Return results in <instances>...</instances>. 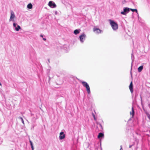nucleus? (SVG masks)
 Returning a JSON list of instances; mask_svg holds the SVG:
<instances>
[{
  "label": "nucleus",
  "mask_w": 150,
  "mask_h": 150,
  "mask_svg": "<svg viewBox=\"0 0 150 150\" xmlns=\"http://www.w3.org/2000/svg\"><path fill=\"white\" fill-rule=\"evenodd\" d=\"M81 82L83 86L86 88V90L87 93L90 94L91 93L90 88L88 84L85 81H81Z\"/></svg>",
  "instance_id": "f03ea898"
},
{
  "label": "nucleus",
  "mask_w": 150,
  "mask_h": 150,
  "mask_svg": "<svg viewBox=\"0 0 150 150\" xmlns=\"http://www.w3.org/2000/svg\"><path fill=\"white\" fill-rule=\"evenodd\" d=\"M86 37V35L84 33H83L79 36V39L81 43L83 42L85 40Z\"/></svg>",
  "instance_id": "7ed1b4c3"
},
{
  "label": "nucleus",
  "mask_w": 150,
  "mask_h": 150,
  "mask_svg": "<svg viewBox=\"0 0 150 150\" xmlns=\"http://www.w3.org/2000/svg\"><path fill=\"white\" fill-rule=\"evenodd\" d=\"M132 146V145H130L129 146V147L130 148Z\"/></svg>",
  "instance_id": "cd10ccee"
},
{
  "label": "nucleus",
  "mask_w": 150,
  "mask_h": 150,
  "mask_svg": "<svg viewBox=\"0 0 150 150\" xmlns=\"http://www.w3.org/2000/svg\"><path fill=\"white\" fill-rule=\"evenodd\" d=\"M103 136L104 134L103 133H100L98 136V138H100V137H103Z\"/></svg>",
  "instance_id": "f8f14e48"
},
{
  "label": "nucleus",
  "mask_w": 150,
  "mask_h": 150,
  "mask_svg": "<svg viewBox=\"0 0 150 150\" xmlns=\"http://www.w3.org/2000/svg\"><path fill=\"white\" fill-rule=\"evenodd\" d=\"M120 147H121V148H120V150H122V146H121Z\"/></svg>",
  "instance_id": "393cba45"
},
{
  "label": "nucleus",
  "mask_w": 150,
  "mask_h": 150,
  "mask_svg": "<svg viewBox=\"0 0 150 150\" xmlns=\"http://www.w3.org/2000/svg\"><path fill=\"white\" fill-rule=\"evenodd\" d=\"M27 7L28 8L31 9L32 8L33 6L31 3H30L28 5Z\"/></svg>",
  "instance_id": "dca6fc26"
},
{
  "label": "nucleus",
  "mask_w": 150,
  "mask_h": 150,
  "mask_svg": "<svg viewBox=\"0 0 150 150\" xmlns=\"http://www.w3.org/2000/svg\"><path fill=\"white\" fill-rule=\"evenodd\" d=\"M0 86H1V83L0 82Z\"/></svg>",
  "instance_id": "c756f323"
},
{
  "label": "nucleus",
  "mask_w": 150,
  "mask_h": 150,
  "mask_svg": "<svg viewBox=\"0 0 150 150\" xmlns=\"http://www.w3.org/2000/svg\"><path fill=\"white\" fill-rule=\"evenodd\" d=\"M31 148L32 149V150H34V147H33V146H31Z\"/></svg>",
  "instance_id": "b1692460"
},
{
  "label": "nucleus",
  "mask_w": 150,
  "mask_h": 150,
  "mask_svg": "<svg viewBox=\"0 0 150 150\" xmlns=\"http://www.w3.org/2000/svg\"><path fill=\"white\" fill-rule=\"evenodd\" d=\"M29 142L30 143L31 146H33V143L30 140H29Z\"/></svg>",
  "instance_id": "aec40b11"
},
{
  "label": "nucleus",
  "mask_w": 150,
  "mask_h": 150,
  "mask_svg": "<svg viewBox=\"0 0 150 150\" xmlns=\"http://www.w3.org/2000/svg\"><path fill=\"white\" fill-rule=\"evenodd\" d=\"M21 29V27L18 25H17V27H16L15 28V29L17 31H18L20 29Z\"/></svg>",
  "instance_id": "4468645a"
},
{
  "label": "nucleus",
  "mask_w": 150,
  "mask_h": 150,
  "mask_svg": "<svg viewBox=\"0 0 150 150\" xmlns=\"http://www.w3.org/2000/svg\"><path fill=\"white\" fill-rule=\"evenodd\" d=\"M48 62L49 63L50 62V59H48Z\"/></svg>",
  "instance_id": "c85d7f7f"
},
{
  "label": "nucleus",
  "mask_w": 150,
  "mask_h": 150,
  "mask_svg": "<svg viewBox=\"0 0 150 150\" xmlns=\"http://www.w3.org/2000/svg\"><path fill=\"white\" fill-rule=\"evenodd\" d=\"M92 115L93 116V117L94 120H96V118L95 115L93 113H92Z\"/></svg>",
  "instance_id": "6ab92c4d"
},
{
  "label": "nucleus",
  "mask_w": 150,
  "mask_h": 150,
  "mask_svg": "<svg viewBox=\"0 0 150 150\" xmlns=\"http://www.w3.org/2000/svg\"><path fill=\"white\" fill-rule=\"evenodd\" d=\"M136 142H137V144L138 143V141L137 140H136Z\"/></svg>",
  "instance_id": "bb28decb"
},
{
  "label": "nucleus",
  "mask_w": 150,
  "mask_h": 150,
  "mask_svg": "<svg viewBox=\"0 0 150 150\" xmlns=\"http://www.w3.org/2000/svg\"><path fill=\"white\" fill-rule=\"evenodd\" d=\"M130 11V9L128 8H124L123 11L121 12V13L123 15H125L126 13H128Z\"/></svg>",
  "instance_id": "20e7f679"
},
{
  "label": "nucleus",
  "mask_w": 150,
  "mask_h": 150,
  "mask_svg": "<svg viewBox=\"0 0 150 150\" xmlns=\"http://www.w3.org/2000/svg\"><path fill=\"white\" fill-rule=\"evenodd\" d=\"M48 5L52 8H55L57 6L55 3L52 1H50L49 2Z\"/></svg>",
  "instance_id": "39448f33"
},
{
  "label": "nucleus",
  "mask_w": 150,
  "mask_h": 150,
  "mask_svg": "<svg viewBox=\"0 0 150 150\" xmlns=\"http://www.w3.org/2000/svg\"><path fill=\"white\" fill-rule=\"evenodd\" d=\"M129 89L130 90V92L131 93H132L133 92V84L132 82L130 83V85L129 86Z\"/></svg>",
  "instance_id": "1a4fd4ad"
},
{
  "label": "nucleus",
  "mask_w": 150,
  "mask_h": 150,
  "mask_svg": "<svg viewBox=\"0 0 150 150\" xmlns=\"http://www.w3.org/2000/svg\"><path fill=\"white\" fill-rule=\"evenodd\" d=\"M143 68V66H140L138 68V69H137L138 71L139 72H141Z\"/></svg>",
  "instance_id": "9b49d317"
},
{
  "label": "nucleus",
  "mask_w": 150,
  "mask_h": 150,
  "mask_svg": "<svg viewBox=\"0 0 150 150\" xmlns=\"http://www.w3.org/2000/svg\"><path fill=\"white\" fill-rule=\"evenodd\" d=\"M65 135L63 132H61L60 133L59 138L60 139H62L64 138Z\"/></svg>",
  "instance_id": "6e6552de"
},
{
  "label": "nucleus",
  "mask_w": 150,
  "mask_h": 150,
  "mask_svg": "<svg viewBox=\"0 0 150 150\" xmlns=\"http://www.w3.org/2000/svg\"><path fill=\"white\" fill-rule=\"evenodd\" d=\"M93 30L94 33L97 34L101 33L102 32V30L96 27L93 28Z\"/></svg>",
  "instance_id": "423d86ee"
},
{
  "label": "nucleus",
  "mask_w": 150,
  "mask_h": 150,
  "mask_svg": "<svg viewBox=\"0 0 150 150\" xmlns=\"http://www.w3.org/2000/svg\"><path fill=\"white\" fill-rule=\"evenodd\" d=\"M134 56L133 55V54L132 53V57H131V58H132V65H131V71L132 69V63H133V61L134 60Z\"/></svg>",
  "instance_id": "ddd939ff"
},
{
  "label": "nucleus",
  "mask_w": 150,
  "mask_h": 150,
  "mask_svg": "<svg viewBox=\"0 0 150 150\" xmlns=\"http://www.w3.org/2000/svg\"><path fill=\"white\" fill-rule=\"evenodd\" d=\"M18 118L21 120L22 122L24 125V122L23 120V119L21 117H18Z\"/></svg>",
  "instance_id": "f3484780"
},
{
  "label": "nucleus",
  "mask_w": 150,
  "mask_h": 150,
  "mask_svg": "<svg viewBox=\"0 0 150 150\" xmlns=\"http://www.w3.org/2000/svg\"><path fill=\"white\" fill-rule=\"evenodd\" d=\"M80 32V31L78 29H76L74 31V33L75 35H77Z\"/></svg>",
  "instance_id": "2eb2a0df"
},
{
  "label": "nucleus",
  "mask_w": 150,
  "mask_h": 150,
  "mask_svg": "<svg viewBox=\"0 0 150 150\" xmlns=\"http://www.w3.org/2000/svg\"><path fill=\"white\" fill-rule=\"evenodd\" d=\"M40 36L41 37H43V35H42L41 34V35H40Z\"/></svg>",
  "instance_id": "a878e982"
},
{
  "label": "nucleus",
  "mask_w": 150,
  "mask_h": 150,
  "mask_svg": "<svg viewBox=\"0 0 150 150\" xmlns=\"http://www.w3.org/2000/svg\"><path fill=\"white\" fill-rule=\"evenodd\" d=\"M130 114L131 115H132V117H133L134 115V111L133 109V107H132V111L130 112Z\"/></svg>",
  "instance_id": "9d476101"
},
{
  "label": "nucleus",
  "mask_w": 150,
  "mask_h": 150,
  "mask_svg": "<svg viewBox=\"0 0 150 150\" xmlns=\"http://www.w3.org/2000/svg\"><path fill=\"white\" fill-rule=\"evenodd\" d=\"M42 39H43V40H44V41H45V40H46V38H42Z\"/></svg>",
  "instance_id": "4be33fe9"
},
{
  "label": "nucleus",
  "mask_w": 150,
  "mask_h": 150,
  "mask_svg": "<svg viewBox=\"0 0 150 150\" xmlns=\"http://www.w3.org/2000/svg\"><path fill=\"white\" fill-rule=\"evenodd\" d=\"M15 17V16L14 14V12L12 10L11 11V16L9 19V21H14V18Z\"/></svg>",
  "instance_id": "0eeeda50"
},
{
  "label": "nucleus",
  "mask_w": 150,
  "mask_h": 150,
  "mask_svg": "<svg viewBox=\"0 0 150 150\" xmlns=\"http://www.w3.org/2000/svg\"><path fill=\"white\" fill-rule=\"evenodd\" d=\"M131 76H132V73L131 72Z\"/></svg>",
  "instance_id": "7c9ffc66"
},
{
  "label": "nucleus",
  "mask_w": 150,
  "mask_h": 150,
  "mask_svg": "<svg viewBox=\"0 0 150 150\" xmlns=\"http://www.w3.org/2000/svg\"><path fill=\"white\" fill-rule=\"evenodd\" d=\"M110 24L114 30H116L118 28V25L117 23L111 19L109 20Z\"/></svg>",
  "instance_id": "f257e3e1"
},
{
  "label": "nucleus",
  "mask_w": 150,
  "mask_h": 150,
  "mask_svg": "<svg viewBox=\"0 0 150 150\" xmlns=\"http://www.w3.org/2000/svg\"><path fill=\"white\" fill-rule=\"evenodd\" d=\"M3 142V140H1V142H0V145Z\"/></svg>",
  "instance_id": "5701e85b"
},
{
  "label": "nucleus",
  "mask_w": 150,
  "mask_h": 150,
  "mask_svg": "<svg viewBox=\"0 0 150 150\" xmlns=\"http://www.w3.org/2000/svg\"><path fill=\"white\" fill-rule=\"evenodd\" d=\"M8 104V105H9L10 104Z\"/></svg>",
  "instance_id": "473e14b6"
},
{
  "label": "nucleus",
  "mask_w": 150,
  "mask_h": 150,
  "mask_svg": "<svg viewBox=\"0 0 150 150\" xmlns=\"http://www.w3.org/2000/svg\"><path fill=\"white\" fill-rule=\"evenodd\" d=\"M150 106V104H149V106Z\"/></svg>",
  "instance_id": "2f4dec72"
},
{
  "label": "nucleus",
  "mask_w": 150,
  "mask_h": 150,
  "mask_svg": "<svg viewBox=\"0 0 150 150\" xmlns=\"http://www.w3.org/2000/svg\"><path fill=\"white\" fill-rule=\"evenodd\" d=\"M130 9L132 11H133V12H134V11H135L136 12V13H137V9H131V8H130Z\"/></svg>",
  "instance_id": "a211bd4d"
},
{
  "label": "nucleus",
  "mask_w": 150,
  "mask_h": 150,
  "mask_svg": "<svg viewBox=\"0 0 150 150\" xmlns=\"http://www.w3.org/2000/svg\"><path fill=\"white\" fill-rule=\"evenodd\" d=\"M13 26L15 28L16 27V26L17 25V24L15 23H13Z\"/></svg>",
  "instance_id": "412c9836"
}]
</instances>
